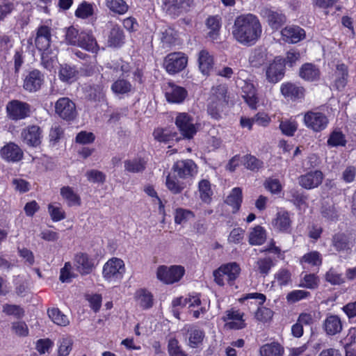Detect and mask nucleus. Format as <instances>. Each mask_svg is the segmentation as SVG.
<instances>
[{
    "instance_id": "1",
    "label": "nucleus",
    "mask_w": 356,
    "mask_h": 356,
    "mask_svg": "<svg viewBox=\"0 0 356 356\" xmlns=\"http://www.w3.org/2000/svg\"><path fill=\"white\" fill-rule=\"evenodd\" d=\"M261 33V24L258 17L252 14L237 17L232 30L233 38L238 43L245 46L254 44L260 38Z\"/></svg>"
},
{
    "instance_id": "2",
    "label": "nucleus",
    "mask_w": 356,
    "mask_h": 356,
    "mask_svg": "<svg viewBox=\"0 0 356 356\" xmlns=\"http://www.w3.org/2000/svg\"><path fill=\"white\" fill-rule=\"evenodd\" d=\"M125 272L124 261L118 258H112L109 259L104 266L103 276L111 282L120 280L122 278Z\"/></svg>"
},
{
    "instance_id": "3",
    "label": "nucleus",
    "mask_w": 356,
    "mask_h": 356,
    "mask_svg": "<svg viewBox=\"0 0 356 356\" xmlns=\"http://www.w3.org/2000/svg\"><path fill=\"white\" fill-rule=\"evenodd\" d=\"M184 273V268L181 266H172L170 268L160 266L156 270V277L162 282L169 284L180 280Z\"/></svg>"
},
{
    "instance_id": "4",
    "label": "nucleus",
    "mask_w": 356,
    "mask_h": 356,
    "mask_svg": "<svg viewBox=\"0 0 356 356\" xmlns=\"http://www.w3.org/2000/svg\"><path fill=\"white\" fill-rule=\"evenodd\" d=\"M55 112L60 118L66 121L74 120L77 115L75 103L68 97H61L56 101Z\"/></svg>"
},
{
    "instance_id": "5",
    "label": "nucleus",
    "mask_w": 356,
    "mask_h": 356,
    "mask_svg": "<svg viewBox=\"0 0 356 356\" xmlns=\"http://www.w3.org/2000/svg\"><path fill=\"white\" fill-rule=\"evenodd\" d=\"M188 57L182 52H173L168 54L164 59L163 65L166 71L175 74L182 71L187 65Z\"/></svg>"
},
{
    "instance_id": "6",
    "label": "nucleus",
    "mask_w": 356,
    "mask_h": 356,
    "mask_svg": "<svg viewBox=\"0 0 356 356\" xmlns=\"http://www.w3.org/2000/svg\"><path fill=\"white\" fill-rule=\"evenodd\" d=\"M30 111V105L19 100L10 101L6 105L8 117L12 120L24 119L29 115Z\"/></svg>"
},
{
    "instance_id": "7",
    "label": "nucleus",
    "mask_w": 356,
    "mask_h": 356,
    "mask_svg": "<svg viewBox=\"0 0 356 356\" xmlns=\"http://www.w3.org/2000/svg\"><path fill=\"white\" fill-rule=\"evenodd\" d=\"M327 116L321 112L307 111L304 115L306 127L314 131L320 132L324 130L328 124Z\"/></svg>"
},
{
    "instance_id": "8",
    "label": "nucleus",
    "mask_w": 356,
    "mask_h": 356,
    "mask_svg": "<svg viewBox=\"0 0 356 356\" xmlns=\"http://www.w3.org/2000/svg\"><path fill=\"white\" fill-rule=\"evenodd\" d=\"M175 124L182 136L186 138H192L197 132L193 118L186 113L178 114Z\"/></svg>"
},
{
    "instance_id": "9",
    "label": "nucleus",
    "mask_w": 356,
    "mask_h": 356,
    "mask_svg": "<svg viewBox=\"0 0 356 356\" xmlns=\"http://www.w3.org/2000/svg\"><path fill=\"white\" fill-rule=\"evenodd\" d=\"M261 16L273 30L279 29L286 22V17L282 12L271 8H264L261 10Z\"/></svg>"
},
{
    "instance_id": "10",
    "label": "nucleus",
    "mask_w": 356,
    "mask_h": 356,
    "mask_svg": "<svg viewBox=\"0 0 356 356\" xmlns=\"http://www.w3.org/2000/svg\"><path fill=\"white\" fill-rule=\"evenodd\" d=\"M172 170L179 178L187 179L197 174V166L191 159L180 160L173 165Z\"/></svg>"
},
{
    "instance_id": "11",
    "label": "nucleus",
    "mask_w": 356,
    "mask_h": 356,
    "mask_svg": "<svg viewBox=\"0 0 356 356\" xmlns=\"http://www.w3.org/2000/svg\"><path fill=\"white\" fill-rule=\"evenodd\" d=\"M355 243V240L351 234L345 233H337L332 238V244L338 252H343L347 254L350 253L351 249Z\"/></svg>"
},
{
    "instance_id": "12",
    "label": "nucleus",
    "mask_w": 356,
    "mask_h": 356,
    "mask_svg": "<svg viewBox=\"0 0 356 356\" xmlns=\"http://www.w3.org/2000/svg\"><path fill=\"white\" fill-rule=\"evenodd\" d=\"M23 141L31 147H37L41 143L42 131L37 125L26 127L21 133Z\"/></svg>"
},
{
    "instance_id": "13",
    "label": "nucleus",
    "mask_w": 356,
    "mask_h": 356,
    "mask_svg": "<svg viewBox=\"0 0 356 356\" xmlns=\"http://www.w3.org/2000/svg\"><path fill=\"white\" fill-rule=\"evenodd\" d=\"M323 175L320 170L311 171L298 178L299 184L304 188L312 189L318 187L323 181Z\"/></svg>"
},
{
    "instance_id": "14",
    "label": "nucleus",
    "mask_w": 356,
    "mask_h": 356,
    "mask_svg": "<svg viewBox=\"0 0 356 356\" xmlns=\"http://www.w3.org/2000/svg\"><path fill=\"white\" fill-rule=\"evenodd\" d=\"M243 316V313H241L238 310L231 309L226 311L222 320L225 322L229 321L225 324V326L228 328L241 330L246 327Z\"/></svg>"
},
{
    "instance_id": "15",
    "label": "nucleus",
    "mask_w": 356,
    "mask_h": 356,
    "mask_svg": "<svg viewBox=\"0 0 356 356\" xmlns=\"http://www.w3.org/2000/svg\"><path fill=\"white\" fill-rule=\"evenodd\" d=\"M192 0H162L163 8L172 16H178L189 7Z\"/></svg>"
},
{
    "instance_id": "16",
    "label": "nucleus",
    "mask_w": 356,
    "mask_h": 356,
    "mask_svg": "<svg viewBox=\"0 0 356 356\" xmlns=\"http://www.w3.org/2000/svg\"><path fill=\"white\" fill-rule=\"evenodd\" d=\"M284 60L282 58H275L266 70V79L270 83H277L284 76Z\"/></svg>"
},
{
    "instance_id": "17",
    "label": "nucleus",
    "mask_w": 356,
    "mask_h": 356,
    "mask_svg": "<svg viewBox=\"0 0 356 356\" xmlns=\"http://www.w3.org/2000/svg\"><path fill=\"white\" fill-rule=\"evenodd\" d=\"M284 41L288 43H297L305 38V31L298 26H287L281 31Z\"/></svg>"
},
{
    "instance_id": "18",
    "label": "nucleus",
    "mask_w": 356,
    "mask_h": 356,
    "mask_svg": "<svg viewBox=\"0 0 356 356\" xmlns=\"http://www.w3.org/2000/svg\"><path fill=\"white\" fill-rule=\"evenodd\" d=\"M1 156L8 161L17 162L23 158V151L14 143H9L0 150Z\"/></svg>"
},
{
    "instance_id": "19",
    "label": "nucleus",
    "mask_w": 356,
    "mask_h": 356,
    "mask_svg": "<svg viewBox=\"0 0 356 356\" xmlns=\"http://www.w3.org/2000/svg\"><path fill=\"white\" fill-rule=\"evenodd\" d=\"M44 81L43 75L37 70L29 73L24 81V88L29 92L38 90Z\"/></svg>"
},
{
    "instance_id": "20",
    "label": "nucleus",
    "mask_w": 356,
    "mask_h": 356,
    "mask_svg": "<svg viewBox=\"0 0 356 356\" xmlns=\"http://www.w3.org/2000/svg\"><path fill=\"white\" fill-rule=\"evenodd\" d=\"M323 327L327 335L334 336L341 332L343 325L338 316L330 314L325 319Z\"/></svg>"
},
{
    "instance_id": "21",
    "label": "nucleus",
    "mask_w": 356,
    "mask_h": 356,
    "mask_svg": "<svg viewBox=\"0 0 356 356\" xmlns=\"http://www.w3.org/2000/svg\"><path fill=\"white\" fill-rule=\"evenodd\" d=\"M50 42V29L47 26H42L39 27L35 39L36 47L40 51H45L49 48Z\"/></svg>"
},
{
    "instance_id": "22",
    "label": "nucleus",
    "mask_w": 356,
    "mask_h": 356,
    "mask_svg": "<svg viewBox=\"0 0 356 356\" xmlns=\"http://www.w3.org/2000/svg\"><path fill=\"white\" fill-rule=\"evenodd\" d=\"M242 97L252 108H256L258 97L256 89L252 83L243 81L241 86Z\"/></svg>"
},
{
    "instance_id": "23",
    "label": "nucleus",
    "mask_w": 356,
    "mask_h": 356,
    "mask_svg": "<svg viewBox=\"0 0 356 356\" xmlns=\"http://www.w3.org/2000/svg\"><path fill=\"white\" fill-rule=\"evenodd\" d=\"M74 264L81 275H87L92 272L94 264L87 254L79 252L74 257Z\"/></svg>"
},
{
    "instance_id": "24",
    "label": "nucleus",
    "mask_w": 356,
    "mask_h": 356,
    "mask_svg": "<svg viewBox=\"0 0 356 356\" xmlns=\"http://www.w3.org/2000/svg\"><path fill=\"white\" fill-rule=\"evenodd\" d=\"M187 95V91L182 87L170 85L168 90L165 92V97L169 102L181 103Z\"/></svg>"
},
{
    "instance_id": "25",
    "label": "nucleus",
    "mask_w": 356,
    "mask_h": 356,
    "mask_svg": "<svg viewBox=\"0 0 356 356\" xmlns=\"http://www.w3.org/2000/svg\"><path fill=\"white\" fill-rule=\"evenodd\" d=\"M291 220L287 211H280L273 221V227L283 232H289L291 229Z\"/></svg>"
},
{
    "instance_id": "26",
    "label": "nucleus",
    "mask_w": 356,
    "mask_h": 356,
    "mask_svg": "<svg viewBox=\"0 0 356 356\" xmlns=\"http://www.w3.org/2000/svg\"><path fill=\"white\" fill-rule=\"evenodd\" d=\"M198 63L202 73L209 74L213 66V56L206 49L201 50L198 56Z\"/></svg>"
},
{
    "instance_id": "27",
    "label": "nucleus",
    "mask_w": 356,
    "mask_h": 356,
    "mask_svg": "<svg viewBox=\"0 0 356 356\" xmlns=\"http://www.w3.org/2000/svg\"><path fill=\"white\" fill-rule=\"evenodd\" d=\"M76 46L92 53L97 52L99 49L97 41L93 35L84 32L80 33L79 42Z\"/></svg>"
},
{
    "instance_id": "28",
    "label": "nucleus",
    "mask_w": 356,
    "mask_h": 356,
    "mask_svg": "<svg viewBox=\"0 0 356 356\" xmlns=\"http://www.w3.org/2000/svg\"><path fill=\"white\" fill-rule=\"evenodd\" d=\"M282 94L291 99H300L304 97L305 90L302 87L297 86L295 84L287 83L282 85L281 88Z\"/></svg>"
},
{
    "instance_id": "29",
    "label": "nucleus",
    "mask_w": 356,
    "mask_h": 356,
    "mask_svg": "<svg viewBox=\"0 0 356 356\" xmlns=\"http://www.w3.org/2000/svg\"><path fill=\"white\" fill-rule=\"evenodd\" d=\"M268 60V54L266 49L263 47L255 48L249 57V62L254 67H259Z\"/></svg>"
},
{
    "instance_id": "30",
    "label": "nucleus",
    "mask_w": 356,
    "mask_h": 356,
    "mask_svg": "<svg viewBox=\"0 0 356 356\" xmlns=\"http://www.w3.org/2000/svg\"><path fill=\"white\" fill-rule=\"evenodd\" d=\"M334 76V86L336 88L339 90H342L347 83L348 76V67L344 64L337 65Z\"/></svg>"
},
{
    "instance_id": "31",
    "label": "nucleus",
    "mask_w": 356,
    "mask_h": 356,
    "mask_svg": "<svg viewBox=\"0 0 356 356\" xmlns=\"http://www.w3.org/2000/svg\"><path fill=\"white\" fill-rule=\"evenodd\" d=\"M78 74L79 72L74 67L65 64L60 65L58 76L62 81L72 83L76 80Z\"/></svg>"
},
{
    "instance_id": "32",
    "label": "nucleus",
    "mask_w": 356,
    "mask_h": 356,
    "mask_svg": "<svg viewBox=\"0 0 356 356\" xmlns=\"http://www.w3.org/2000/svg\"><path fill=\"white\" fill-rule=\"evenodd\" d=\"M60 195L69 207L80 206L81 204L80 196L70 186L62 187Z\"/></svg>"
},
{
    "instance_id": "33",
    "label": "nucleus",
    "mask_w": 356,
    "mask_h": 356,
    "mask_svg": "<svg viewBox=\"0 0 356 356\" xmlns=\"http://www.w3.org/2000/svg\"><path fill=\"white\" fill-rule=\"evenodd\" d=\"M227 88L225 85H218L213 87L211 90V95L209 100L213 103L225 105L227 103Z\"/></svg>"
},
{
    "instance_id": "34",
    "label": "nucleus",
    "mask_w": 356,
    "mask_h": 356,
    "mask_svg": "<svg viewBox=\"0 0 356 356\" xmlns=\"http://www.w3.org/2000/svg\"><path fill=\"white\" fill-rule=\"evenodd\" d=\"M300 76L305 80L314 81L320 76L319 70L311 63H306L300 70Z\"/></svg>"
},
{
    "instance_id": "35",
    "label": "nucleus",
    "mask_w": 356,
    "mask_h": 356,
    "mask_svg": "<svg viewBox=\"0 0 356 356\" xmlns=\"http://www.w3.org/2000/svg\"><path fill=\"white\" fill-rule=\"evenodd\" d=\"M165 186L174 195L180 194L186 188V184L177 179L175 176L168 175L166 177Z\"/></svg>"
},
{
    "instance_id": "36",
    "label": "nucleus",
    "mask_w": 356,
    "mask_h": 356,
    "mask_svg": "<svg viewBox=\"0 0 356 356\" xmlns=\"http://www.w3.org/2000/svg\"><path fill=\"white\" fill-rule=\"evenodd\" d=\"M124 42L123 31L118 26H114L110 31L108 43L110 47H120Z\"/></svg>"
},
{
    "instance_id": "37",
    "label": "nucleus",
    "mask_w": 356,
    "mask_h": 356,
    "mask_svg": "<svg viewBox=\"0 0 356 356\" xmlns=\"http://www.w3.org/2000/svg\"><path fill=\"white\" fill-rule=\"evenodd\" d=\"M284 348L278 343L273 342L260 348L261 356H283Z\"/></svg>"
},
{
    "instance_id": "38",
    "label": "nucleus",
    "mask_w": 356,
    "mask_h": 356,
    "mask_svg": "<svg viewBox=\"0 0 356 356\" xmlns=\"http://www.w3.org/2000/svg\"><path fill=\"white\" fill-rule=\"evenodd\" d=\"M87 97L93 102H103L105 100L104 86L102 84H94L90 86L86 90Z\"/></svg>"
},
{
    "instance_id": "39",
    "label": "nucleus",
    "mask_w": 356,
    "mask_h": 356,
    "mask_svg": "<svg viewBox=\"0 0 356 356\" xmlns=\"http://www.w3.org/2000/svg\"><path fill=\"white\" fill-rule=\"evenodd\" d=\"M220 270H222L224 275L227 276L229 282H233L238 277L241 268L237 263L232 262L221 266Z\"/></svg>"
},
{
    "instance_id": "40",
    "label": "nucleus",
    "mask_w": 356,
    "mask_h": 356,
    "mask_svg": "<svg viewBox=\"0 0 356 356\" xmlns=\"http://www.w3.org/2000/svg\"><path fill=\"white\" fill-rule=\"evenodd\" d=\"M207 26L210 29L207 33L209 38L214 40L218 38L220 29V18L218 16H211L207 19Z\"/></svg>"
},
{
    "instance_id": "41",
    "label": "nucleus",
    "mask_w": 356,
    "mask_h": 356,
    "mask_svg": "<svg viewBox=\"0 0 356 356\" xmlns=\"http://www.w3.org/2000/svg\"><path fill=\"white\" fill-rule=\"evenodd\" d=\"M153 135L154 138L159 142L168 143L170 140L177 141L179 140L176 132H172L166 129H156L154 130Z\"/></svg>"
},
{
    "instance_id": "42",
    "label": "nucleus",
    "mask_w": 356,
    "mask_h": 356,
    "mask_svg": "<svg viewBox=\"0 0 356 356\" xmlns=\"http://www.w3.org/2000/svg\"><path fill=\"white\" fill-rule=\"evenodd\" d=\"M49 318L56 325L60 326H67L70 321L66 315L62 313L58 308H51L47 310Z\"/></svg>"
},
{
    "instance_id": "43",
    "label": "nucleus",
    "mask_w": 356,
    "mask_h": 356,
    "mask_svg": "<svg viewBox=\"0 0 356 356\" xmlns=\"http://www.w3.org/2000/svg\"><path fill=\"white\" fill-rule=\"evenodd\" d=\"M136 297L139 305L143 309H149L152 307L153 296L149 291L140 289L136 292Z\"/></svg>"
},
{
    "instance_id": "44",
    "label": "nucleus",
    "mask_w": 356,
    "mask_h": 356,
    "mask_svg": "<svg viewBox=\"0 0 356 356\" xmlns=\"http://www.w3.org/2000/svg\"><path fill=\"white\" fill-rule=\"evenodd\" d=\"M129 81L124 79H118L111 86V90L115 95H124L132 90Z\"/></svg>"
},
{
    "instance_id": "45",
    "label": "nucleus",
    "mask_w": 356,
    "mask_h": 356,
    "mask_svg": "<svg viewBox=\"0 0 356 356\" xmlns=\"http://www.w3.org/2000/svg\"><path fill=\"white\" fill-rule=\"evenodd\" d=\"M241 162L248 170L251 171H258L259 169L263 168L264 165L262 161L251 154L244 156L242 158Z\"/></svg>"
},
{
    "instance_id": "46",
    "label": "nucleus",
    "mask_w": 356,
    "mask_h": 356,
    "mask_svg": "<svg viewBox=\"0 0 356 356\" xmlns=\"http://www.w3.org/2000/svg\"><path fill=\"white\" fill-rule=\"evenodd\" d=\"M225 202L232 206L236 211H238L242 202L241 189L240 188H234L227 196Z\"/></svg>"
},
{
    "instance_id": "47",
    "label": "nucleus",
    "mask_w": 356,
    "mask_h": 356,
    "mask_svg": "<svg viewBox=\"0 0 356 356\" xmlns=\"http://www.w3.org/2000/svg\"><path fill=\"white\" fill-rule=\"evenodd\" d=\"M266 239V233L261 226H256L250 233L249 243L251 245H261Z\"/></svg>"
},
{
    "instance_id": "48",
    "label": "nucleus",
    "mask_w": 356,
    "mask_h": 356,
    "mask_svg": "<svg viewBox=\"0 0 356 356\" xmlns=\"http://www.w3.org/2000/svg\"><path fill=\"white\" fill-rule=\"evenodd\" d=\"M145 161L143 159L127 160L124 161V168L132 173L142 172L145 169Z\"/></svg>"
},
{
    "instance_id": "49",
    "label": "nucleus",
    "mask_w": 356,
    "mask_h": 356,
    "mask_svg": "<svg viewBox=\"0 0 356 356\" xmlns=\"http://www.w3.org/2000/svg\"><path fill=\"white\" fill-rule=\"evenodd\" d=\"M107 7L118 14H124L128 10V6L124 0H107Z\"/></svg>"
},
{
    "instance_id": "50",
    "label": "nucleus",
    "mask_w": 356,
    "mask_h": 356,
    "mask_svg": "<svg viewBox=\"0 0 356 356\" xmlns=\"http://www.w3.org/2000/svg\"><path fill=\"white\" fill-rule=\"evenodd\" d=\"M204 337V333L202 330L193 329L189 331L188 344L191 348H197L202 343Z\"/></svg>"
},
{
    "instance_id": "51",
    "label": "nucleus",
    "mask_w": 356,
    "mask_h": 356,
    "mask_svg": "<svg viewBox=\"0 0 356 356\" xmlns=\"http://www.w3.org/2000/svg\"><path fill=\"white\" fill-rule=\"evenodd\" d=\"M194 218L193 213L188 209L179 208L175 210V222L176 224H182L186 222L190 219Z\"/></svg>"
},
{
    "instance_id": "52",
    "label": "nucleus",
    "mask_w": 356,
    "mask_h": 356,
    "mask_svg": "<svg viewBox=\"0 0 356 356\" xmlns=\"http://www.w3.org/2000/svg\"><path fill=\"white\" fill-rule=\"evenodd\" d=\"M198 187L202 200L205 202H209L212 195L209 181L206 179H202L200 181Z\"/></svg>"
},
{
    "instance_id": "53",
    "label": "nucleus",
    "mask_w": 356,
    "mask_h": 356,
    "mask_svg": "<svg viewBox=\"0 0 356 356\" xmlns=\"http://www.w3.org/2000/svg\"><path fill=\"white\" fill-rule=\"evenodd\" d=\"M273 266V260L270 258L259 259L257 261V267L259 273L265 277Z\"/></svg>"
},
{
    "instance_id": "54",
    "label": "nucleus",
    "mask_w": 356,
    "mask_h": 356,
    "mask_svg": "<svg viewBox=\"0 0 356 356\" xmlns=\"http://www.w3.org/2000/svg\"><path fill=\"white\" fill-rule=\"evenodd\" d=\"M168 350L170 356H187L182 350L176 339H170L168 341Z\"/></svg>"
},
{
    "instance_id": "55",
    "label": "nucleus",
    "mask_w": 356,
    "mask_h": 356,
    "mask_svg": "<svg viewBox=\"0 0 356 356\" xmlns=\"http://www.w3.org/2000/svg\"><path fill=\"white\" fill-rule=\"evenodd\" d=\"M72 344L73 341L70 337H63L60 340L58 356H67L72 350Z\"/></svg>"
},
{
    "instance_id": "56",
    "label": "nucleus",
    "mask_w": 356,
    "mask_h": 356,
    "mask_svg": "<svg viewBox=\"0 0 356 356\" xmlns=\"http://www.w3.org/2000/svg\"><path fill=\"white\" fill-rule=\"evenodd\" d=\"M280 128L282 134L292 136L297 130L298 124L296 121L284 120L280 122Z\"/></svg>"
},
{
    "instance_id": "57",
    "label": "nucleus",
    "mask_w": 356,
    "mask_h": 356,
    "mask_svg": "<svg viewBox=\"0 0 356 356\" xmlns=\"http://www.w3.org/2000/svg\"><path fill=\"white\" fill-rule=\"evenodd\" d=\"M346 140L344 135L341 131H334L331 134L327 140V144L330 146H345Z\"/></svg>"
},
{
    "instance_id": "58",
    "label": "nucleus",
    "mask_w": 356,
    "mask_h": 356,
    "mask_svg": "<svg viewBox=\"0 0 356 356\" xmlns=\"http://www.w3.org/2000/svg\"><path fill=\"white\" fill-rule=\"evenodd\" d=\"M93 14L92 6L86 1L81 3L75 12L76 17L80 18H87Z\"/></svg>"
},
{
    "instance_id": "59",
    "label": "nucleus",
    "mask_w": 356,
    "mask_h": 356,
    "mask_svg": "<svg viewBox=\"0 0 356 356\" xmlns=\"http://www.w3.org/2000/svg\"><path fill=\"white\" fill-rule=\"evenodd\" d=\"M11 330L17 336L25 337L29 335V328L24 321H16L12 323Z\"/></svg>"
},
{
    "instance_id": "60",
    "label": "nucleus",
    "mask_w": 356,
    "mask_h": 356,
    "mask_svg": "<svg viewBox=\"0 0 356 356\" xmlns=\"http://www.w3.org/2000/svg\"><path fill=\"white\" fill-rule=\"evenodd\" d=\"M80 33L74 26H70L67 29L65 33V40L68 44L76 46L79 42Z\"/></svg>"
},
{
    "instance_id": "61",
    "label": "nucleus",
    "mask_w": 356,
    "mask_h": 356,
    "mask_svg": "<svg viewBox=\"0 0 356 356\" xmlns=\"http://www.w3.org/2000/svg\"><path fill=\"white\" fill-rule=\"evenodd\" d=\"M301 261L312 266H320L322 263L321 254L317 251H313L305 254Z\"/></svg>"
},
{
    "instance_id": "62",
    "label": "nucleus",
    "mask_w": 356,
    "mask_h": 356,
    "mask_svg": "<svg viewBox=\"0 0 356 356\" xmlns=\"http://www.w3.org/2000/svg\"><path fill=\"white\" fill-rule=\"evenodd\" d=\"M273 316V311L266 307L259 308L255 313L256 319L263 323H266L271 320Z\"/></svg>"
},
{
    "instance_id": "63",
    "label": "nucleus",
    "mask_w": 356,
    "mask_h": 356,
    "mask_svg": "<svg viewBox=\"0 0 356 356\" xmlns=\"http://www.w3.org/2000/svg\"><path fill=\"white\" fill-rule=\"evenodd\" d=\"M325 277V280L332 285H339L345 282L342 275L337 273L332 269L326 273Z\"/></svg>"
},
{
    "instance_id": "64",
    "label": "nucleus",
    "mask_w": 356,
    "mask_h": 356,
    "mask_svg": "<svg viewBox=\"0 0 356 356\" xmlns=\"http://www.w3.org/2000/svg\"><path fill=\"white\" fill-rule=\"evenodd\" d=\"M177 33L172 28H168L162 32L161 41L163 44L171 45L176 41Z\"/></svg>"
}]
</instances>
